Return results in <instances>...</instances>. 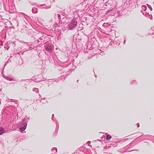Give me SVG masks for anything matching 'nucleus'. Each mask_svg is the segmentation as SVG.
<instances>
[{
  "mask_svg": "<svg viewBox=\"0 0 154 154\" xmlns=\"http://www.w3.org/2000/svg\"><path fill=\"white\" fill-rule=\"evenodd\" d=\"M103 26L104 27H107L108 26V23H104L103 24Z\"/></svg>",
  "mask_w": 154,
  "mask_h": 154,
  "instance_id": "24",
  "label": "nucleus"
},
{
  "mask_svg": "<svg viewBox=\"0 0 154 154\" xmlns=\"http://www.w3.org/2000/svg\"><path fill=\"white\" fill-rule=\"evenodd\" d=\"M144 143H147L148 145L149 144L148 142H145Z\"/></svg>",
  "mask_w": 154,
  "mask_h": 154,
  "instance_id": "36",
  "label": "nucleus"
},
{
  "mask_svg": "<svg viewBox=\"0 0 154 154\" xmlns=\"http://www.w3.org/2000/svg\"><path fill=\"white\" fill-rule=\"evenodd\" d=\"M134 151V150H130V151H129V152H131V151Z\"/></svg>",
  "mask_w": 154,
  "mask_h": 154,
  "instance_id": "38",
  "label": "nucleus"
},
{
  "mask_svg": "<svg viewBox=\"0 0 154 154\" xmlns=\"http://www.w3.org/2000/svg\"><path fill=\"white\" fill-rule=\"evenodd\" d=\"M13 100V99H9L8 98H7L6 99V100L7 101H8V102H12V100Z\"/></svg>",
  "mask_w": 154,
  "mask_h": 154,
  "instance_id": "25",
  "label": "nucleus"
},
{
  "mask_svg": "<svg viewBox=\"0 0 154 154\" xmlns=\"http://www.w3.org/2000/svg\"><path fill=\"white\" fill-rule=\"evenodd\" d=\"M144 14H145V15L146 17H147L149 18H150L152 17V15L151 14H149V13L145 12Z\"/></svg>",
  "mask_w": 154,
  "mask_h": 154,
  "instance_id": "12",
  "label": "nucleus"
},
{
  "mask_svg": "<svg viewBox=\"0 0 154 154\" xmlns=\"http://www.w3.org/2000/svg\"><path fill=\"white\" fill-rule=\"evenodd\" d=\"M131 83L132 85L136 84L137 82L136 80H134L131 82Z\"/></svg>",
  "mask_w": 154,
  "mask_h": 154,
  "instance_id": "21",
  "label": "nucleus"
},
{
  "mask_svg": "<svg viewBox=\"0 0 154 154\" xmlns=\"http://www.w3.org/2000/svg\"><path fill=\"white\" fill-rule=\"evenodd\" d=\"M147 8V7L146 5H143L142 6V10L141 11L142 12L143 14L144 15H145V14L144 12H143V11H145L146 10Z\"/></svg>",
  "mask_w": 154,
  "mask_h": 154,
  "instance_id": "10",
  "label": "nucleus"
},
{
  "mask_svg": "<svg viewBox=\"0 0 154 154\" xmlns=\"http://www.w3.org/2000/svg\"><path fill=\"white\" fill-rule=\"evenodd\" d=\"M87 143H91V142H90V141H88V142H87Z\"/></svg>",
  "mask_w": 154,
  "mask_h": 154,
  "instance_id": "37",
  "label": "nucleus"
},
{
  "mask_svg": "<svg viewBox=\"0 0 154 154\" xmlns=\"http://www.w3.org/2000/svg\"><path fill=\"white\" fill-rule=\"evenodd\" d=\"M149 34H154V26L153 28H152L151 30H150L149 31Z\"/></svg>",
  "mask_w": 154,
  "mask_h": 154,
  "instance_id": "17",
  "label": "nucleus"
},
{
  "mask_svg": "<svg viewBox=\"0 0 154 154\" xmlns=\"http://www.w3.org/2000/svg\"><path fill=\"white\" fill-rule=\"evenodd\" d=\"M144 136L147 138L146 139V140H151V138L154 137L150 135H145Z\"/></svg>",
  "mask_w": 154,
  "mask_h": 154,
  "instance_id": "8",
  "label": "nucleus"
},
{
  "mask_svg": "<svg viewBox=\"0 0 154 154\" xmlns=\"http://www.w3.org/2000/svg\"><path fill=\"white\" fill-rule=\"evenodd\" d=\"M132 143H130L129 144L127 145V146H125V147H124L123 148V149H128L129 148H131L133 146V145H132Z\"/></svg>",
  "mask_w": 154,
  "mask_h": 154,
  "instance_id": "9",
  "label": "nucleus"
},
{
  "mask_svg": "<svg viewBox=\"0 0 154 154\" xmlns=\"http://www.w3.org/2000/svg\"><path fill=\"white\" fill-rule=\"evenodd\" d=\"M26 80H22L21 82H22V81H25Z\"/></svg>",
  "mask_w": 154,
  "mask_h": 154,
  "instance_id": "32",
  "label": "nucleus"
},
{
  "mask_svg": "<svg viewBox=\"0 0 154 154\" xmlns=\"http://www.w3.org/2000/svg\"><path fill=\"white\" fill-rule=\"evenodd\" d=\"M45 48L47 51L49 52H51V51H52V47L51 46L49 45H48L47 46H45Z\"/></svg>",
  "mask_w": 154,
  "mask_h": 154,
  "instance_id": "6",
  "label": "nucleus"
},
{
  "mask_svg": "<svg viewBox=\"0 0 154 154\" xmlns=\"http://www.w3.org/2000/svg\"><path fill=\"white\" fill-rule=\"evenodd\" d=\"M29 117H26V118L23 119L22 120V122L20 124V129L21 132H22L26 129L27 125V122L29 120Z\"/></svg>",
  "mask_w": 154,
  "mask_h": 154,
  "instance_id": "2",
  "label": "nucleus"
},
{
  "mask_svg": "<svg viewBox=\"0 0 154 154\" xmlns=\"http://www.w3.org/2000/svg\"><path fill=\"white\" fill-rule=\"evenodd\" d=\"M117 143H119V141H117Z\"/></svg>",
  "mask_w": 154,
  "mask_h": 154,
  "instance_id": "41",
  "label": "nucleus"
},
{
  "mask_svg": "<svg viewBox=\"0 0 154 154\" xmlns=\"http://www.w3.org/2000/svg\"><path fill=\"white\" fill-rule=\"evenodd\" d=\"M115 11L114 10H112L110 11L108 10L107 11V14L108 15H109L110 16H115Z\"/></svg>",
  "mask_w": 154,
  "mask_h": 154,
  "instance_id": "4",
  "label": "nucleus"
},
{
  "mask_svg": "<svg viewBox=\"0 0 154 154\" xmlns=\"http://www.w3.org/2000/svg\"><path fill=\"white\" fill-rule=\"evenodd\" d=\"M5 132V130L3 128H0V135H2Z\"/></svg>",
  "mask_w": 154,
  "mask_h": 154,
  "instance_id": "15",
  "label": "nucleus"
},
{
  "mask_svg": "<svg viewBox=\"0 0 154 154\" xmlns=\"http://www.w3.org/2000/svg\"><path fill=\"white\" fill-rule=\"evenodd\" d=\"M39 95L40 96V97H39V98H38L39 100H42V99L41 98H40L41 95L39 94Z\"/></svg>",
  "mask_w": 154,
  "mask_h": 154,
  "instance_id": "30",
  "label": "nucleus"
},
{
  "mask_svg": "<svg viewBox=\"0 0 154 154\" xmlns=\"http://www.w3.org/2000/svg\"><path fill=\"white\" fill-rule=\"evenodd\" d=\"M66 77V76H64V79H65Z\"/></svg>",
  "mask_w": 154,
  "mask_h": 154,
  "instance_id": "39",
  "label": "nucleus"
},
{
  "mask_svg": "<svg viewBox=\"0 0 154 154\" xmlns=\"http://www.w3.org/2000/svg\"><path fill=\"white\" fill-rule=\"evenodd\" d=\"M3 77L5 79L9 80V81H15V80L13 78L7 76L5 75H3Z\"/></svg>",
  "mask_w": 154,
  "mask_h": 154,
  "instance_id": "5",
  "label": "nucleus"
},
{
  "mask_svg": "<svg viewBox=\"0 0 154 154\" xmlns=\"http://www.w3.org/2000/svg\"><path fill=\"white\" fill-rule=\"evenodd\" d=\"M35 20L36 22L39 23L41 20V19L39 17H35Z\"/></svg>",
  "mask_w": 154,
  "mask_h": 154,
  "instance_id": "18",
  "label": "nucleus"
},
{
  "mask_svg": "<svg viewBox=\"0 0 154 154\" xmlns=\"http://www.w3.org/2000/svg\"><path fill=\"white\" fill-rule=\"evenodd\" d=\"M32 11L34 14H35L37 12V9L35 7H33L32 9Z\"/></svg>",
  "mask_w": 154,
  "mask_h": 154,
  "instance_id": "14",
  "label": "nucleus"
},
{
  "mask_svg": "<svg viewBox=\"0 0 154 154\" xmlns=\"http://www.w3.org/2000/svg\"><path fill=\"white\" fill-rule=\"evenodd\" d=\"M33 91L35 92L36 93H37L39 91L38 88H34L33 89Z\"/></svg>",
  "mask_w": 154,
  "mask_h": 154,
  "instance_id": "19",
  "label": "nucleus"
},
{
  "mask_svg": "<svg viewBox=\"0 0 154 154\" xmlns=\"http://www.w3.org/2000/svg\"><path fill=\"white\" fill-rule=\"evenodd\" d=\"M51 151H55V152H57V149L55 147H53L51 149Z\"/></svg>",
  "mask_w": 154,
  "mask_h": 154,
  "instance_id": "22",
  "label": "nucleus"
},
{
  "mask_svg": "<svg viewBox=\"0 0 154 154\" xmlns=\"http://www.w3.org/2000/svg\"><path fill=\"white\" fill-rule=\"evenodd\" d=\"M22 14L23 15H25V14H23V13H22Z\"/></svg>",
  "mask_w": 154,
  "mask_h": 154,
  "instance_id": "40",
  "label": "nucleus"
},
{
  "mask_svg": "<svg viewBox=\"0 0 154 154\" xmlns=\"http://www.w3.org/2000/svg\"><path fill=\"white\" fill-rule=\"evenodd\" d=\"M111 138L112 136L109 134H108L106 136V140H109Z\"/></svg>",
  "mask_w": 154,
  "mask_h": 154,
  "instance_id": "16",
  "label": "nucleus"
},
{
  "mask_svg": "<svg viewBox=\"0 0 154 154\" xmlns=\"http://www.w3.org/2000/svg\"><path fill=\"white\" fill-rule=\"evenodd\" d=\"M42 35L39 39H37V41L38 43H40L41 44L44 43L48 41L49 36L45 34H41Z\"/></svg>",
  "mask_w": 154,
  "mask_h": 154,
  "instance_id": "1",
  "label": "nucleus"
},
{
  "mask_svg": "<svg viewBox=\"0 0 154 154\" xmlns=\"http://www.w3.org/2000/svg\"><path fill=\"white\" fill-rule=\"evenodd\" d=\"M115 146H117L118 144L117 143H115L114 144H112Z\"/></svg>",
  "mask_w": 154,
  "mask_h": 154,
  "instance_id": "26",
  "label": "nucleus"
},
{
  "mask_svg": "<svg viewBox=\"0 0 154 154\" xmlns=\"http://www.w3.org/2000/svg\"><path fill=\"white\" fill-rule=\"evenodd\" d=\"M10 43L8 42L5 44L4 46L5 48L7 50H8L10 46Z\"/></svg>",
  "mask_w": 154,
  "mask_h": 154,
  "instance_id": "7",
  "label": "nucleus"
},
{
  "mask_svg": "<svg viewBox=\"0 0 154 154\" xmlns=\"http://www.w3.org/2000/svg\"><path fill=\"white\" fill-rule=\"evenodd\" d=\"M126 41V40H125V39L124 40V43H123L124 44H125Z\"/></svg>",
  "mask_w": 154,
  "mask_h": 154,
  "instance_id": "35",
  "label": "nucleus"
},
{
  "mask_svg": "<svg viewBox=\"0 0 154 154\" xmlns=\"http://www.w3.org/2000/svg\"><path fill=\"white\" fill-rule=\"evenodd\" d=\"M54 114H53L52 115V120H53V117H54Z\"/></svg>",
  "mask_w": 154,
  "mask_h": 154,
  "instance_id": "33",
  "label": "nucleus"
},
{
  "mask_svg": "<svg viewBox=\"0 0 154 154\" xmlns=\"http://www.w3.org/2000/svg\"><path fill=\"white\" fill-rule=\"evenodd\" d=\"M14 102L17 104V101L16 100H14Z\"/></svg>",
  "mask_w": 154,
  "mask_h": 154,
  "instance_id": "31",
  "label": "nucleus"
},
{
  "mask_svg": "<svg viewBox=\"0 0 154 154\" xmlns=\"http://www.w3.org/2000/svg\"><path fill=\"white\" fill-rule=\"evenodd\" d=\"M118 151L119 152H121V153H124L125 152H122L121 151V149H119V150H118Z\"/></svg>",
  "mask_w": 154,
  "mask_h": 154,
  "instance_id": "27",
  "label": "nucleus"
},
{
  "mask_svg": "<svg viewBox=\"0 0 154 154\" xmlns=\"http://www.w3.org/2000/svg\"><path fill=\"white\" fill-rule=\"evenodd\" d=\"M148 8L150 9V10L152 11V8L151 6L148 4H147Z\"/></svg>",
  "mask_w": 154,
  "mask_h": 154,
  "instance_id": "23",
  "label": "nucleus"
},
{
  "mask_svg": "<svg viewBox=\"0 0 154 154\" xmlns=\"http://www.w3.org/2000/svg\"><path fill=\"white\" fill-rule=\"evenodd\" d=\"M25 45L29 47V48H31L32 47V43L30 42H28L25 43Z\"/></svg>",
  "mask_w": 154,
  "mask_h": 154,
  "instance_id": "11",
  "label": "nucleus"
},
{
  "mask_svg": "<svg viewBox=\"0 0 154 154\" xmlns=\"http://www.w3.org/2000/svg\"><path fill=\"white\" fill-rule=\"evenodd\" d=\"M23 20L26 24L28 25L29 24V22L28 21L27 19L25 18H24L23 19Z\"/></svg>",
  "mask_w": 154,
  "mask_h": 154,
  "instance_id": "20",
  "label": "nucleus"
},
{
  "mask_svg": "<svg viewBox=\"0 0 154 154\" xmlns=\"http://www.w3.org/2000/svg\"><path fill=\"white\" fill-rule=\"evenodd\" d=\"M137 127L138 128L139 127V126H140L139 123H137Z\"/></svg>",
  "mask_w": 154,
  "mask_h": 154,
  "instance_id": "34",
  "label": "nucleus"
},
{
  "mask_svg": "<svg viewBox=\"0 0 154 154\" xmlns=\"http://www.w3.org/2000/svg\"><path fill=\"white\" fill-rule=\"evenodd\" d=\"M40 6H43V7L41 8H46V9L50 8H51V6H46L45 5H41Z\"/></svg>",
  "mask_w": 154,
  "mask_h": 154,
  "instance_id": "13",
  "label": "nucleus"
},
{
  "mask_svg": "<svg viewBox=\"0 0 154 154\" xmlns=\"http://www.w3.org/2000/svg\"><path fill=\"white\" fill-rule=\"evenodd\" d=\"M69 69H68V70H67V71L64 72H63V73H67V72H68L69 71Z\"/></svg>",
  "mask_w": 154,
  "mask_h": 154,
  "instance_id": "28",
  "label": "nucleus"
},
{
  "mask_svg": "<svg viewBox=\"0 0 154 154\" xmlns=\"http://www.w3.org/2000/svg\"><path fill=\"white\" fill-rule=\"evenodd\" d=\"M43 80H37V81H35V82H40V81H42Z\"/></svg>",
  "mask_w": 154,
  "mask_h": 154,
  "instance_id": "29",
  "label": "nucleus"
},
{
  "mask_svg": "<svg viewBox=\"0 0 154 154\" xmlns=\"http://www.w3.org/2000/svg\"><path fill=\"white\" fill-rule=\"evenodd\" d=\"M77 24V19L74 18L68 24V28L69 30H72L76 27Z\"/></svg>",
  "mask_w": 154,
  "mask_h": 154,
  "instance_id": "3",
  "label": "nucleus"
},
{
  "mask_svg": "<svg viewBox=\"0 0 154 154\" xmlns=\"http://www.w3.org/2000/svg\"><path fill=\"white\" fill-rule=\"evenodd\" d=\"M25 89H26V87H25Z\"/></svg>",
  "mask_w": 154,
  "mask_h": 154,
  "instance_id": "42",
  "label": "nucleus"
}]
</instances>
